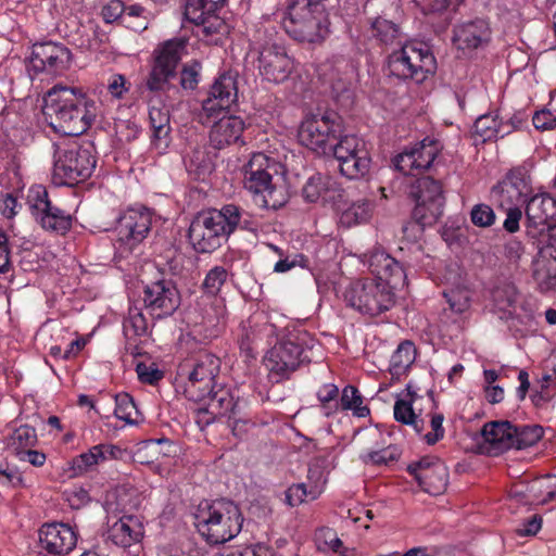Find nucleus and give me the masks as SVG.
I'll use <instances>...</instances> for the list:
<instances>
[{
    "instance_id": "nucleus-1",
    "label": "nucleus",
    "mask_w": 556,
    "mask_h": 556,
    "mask_svg": "<svg viewBox=\"0 0 556 556\" xmlns=\"http://www.w3.org/2000/svg\"><path fill=\"white\" fill-rule=\"evenodd\" d=\"M43 115L48 125L63 136H79L96 121L99 106L79 88L55 85L46 94Z\"/></svg>"
},
{
    "instance_id": "nucleus-2",
    "label": "nucleus",
    "mask_w": 556,
    "mask_h": 556,
    "mask_svg": "<svg viewBox=\"0 0 556 556\" xmlns=\"http://www.w3.org/2000/svg\"><path fill=\"white\" fill-rule=\"evenodd\" d=\"M237 227L252 229L250 215L235 204H226L220 210L199 212L189 226L188 237L195 251L210 253L218 249Z\"/></svg>"
},
{
    "instance_id": "nucleus-3",
    "label": "nucleus",
    "mask_w": 556,
    "mask_h": 556,
    "mask_svg": "<svg viewBox=\"0 0 556 556\" xmlns=\"http://www.w3.org/2000/svg\"><path fill=\"white\" fill-rule=\"evenodd\" d=\"M314 338L305 330H288L266 353L264 365L271 382L279 383L290 377L304 362H311Z\"/></svg>"
},
{
    "instance_id": "nucleus-4",
    "label": "nucleus",
    "mask_w": 556,
    "mask_h": 556,
    "mask_svg": "<svg viewBox=\"0 0 556 556\" xmlns=\"http://www.w3.org/2000/svg\"><path fill=\"white\" fill-rule=\"evenodd\" d=\"M280 164L264 153H254L244 165V187L254 194L255 203L277 210L287 202V193L279 178Z\"/></svg>"
},
{
    "instance_id": "nucleus-5",
    "label": "nucleus",
    "mask_w": 556,
    "mask_h": 556,
    "mask_svg": "<svg viewBox=\"0 0 556 556\" xmlns=\"http://www.w3.org/2000/svg\"><path fill=\"white\" fill-rule=\"evenodd\" d=\"M199 533L210 544H222L240 533L243 518L239 507L229 500L202 502L194 515Z\"/></svg>"
},
{
    "instance_id": "nucleus-6",
    "label": "nucleus",
    "mask_w": 556,
    "mask_h": 556,
    "mask_svg": "<svg viewBox=\"0 0 556 556\" xmlns=\"http://www.w3.org/2000/svg\"><path fill=\"white\" fill-rule=\"evenodd\" d=\"M281 26L294 40L320 41L328 33L325 7L320 1H293L281 18Z\"/></svg>"
},
{
    "instance_id": "nucleus-7",
    "label": "nucleus",
    "mask_w": 556,
    "mask_h": 556,
    "mask_svg": "<svg viewBox=\"0 0 556 556\" xmlns=\"http://www.w3.org/2000/svg\"><path fill=\"white\" fill-rule=\"evenodd\" d=\"M387 282L372 278L352 282L344 292L346 304L362 314L377 316L395 304V293Z\"/></svg>"
},
{
    "instance_id": "nucleus-8",
    "label": "nucleus",
    "mask_w": 556,
    "mask_h": 556,
    "mask_svg": "<svg viewBox=\"0 0 556 556\" xmlns=\"http://www.w3.org/2000/svg\"><path fill=\"white\" fill-rule=\"evenodd\" d=\"M388 68L397 78L413 79L419 84L434 74L437 62L426 45L406 43L390 54Z\"/></svg>"
},
{
    "instance_id": "nucleus-9",
    "label": "nucleus",
    "mask_w": 556,
    "mask_h": 556,
    "mask_svg": "<svg viewBox=\"0 0 556 556\" xmlns=\"http://www.w3.org/2000/svg\"><path fill=\"white\" fill-rule=\"evenodd\" d=\"M342 132L341 117L328 112L307 116L300 125L298 137L301 144L319 155H328L331 143Z\"/></svg>"
},
{
    "instance_id": "nucleus-10",
    "label": "nucleus",
    "mask_w": 556,
    "mask_h": 556,
    "mask_svg": "<svg viewBox=\"0 0 556 556\" xmlns=\"http://www.w3.org/2000/svg\"><path fill=\"white\" fill-rule=\"evenodd\" d=\"M53 166V180L58 185L74 186L89 178L96 166V159L89 148L72 146L58 149Z\"/></svg>"
},
{
    "instance_id": "nucleus-11",
    "label": "nucleus",
    "mask_w": 556,
    "mask_h": 556,
    "mask_svg": "<svg viewBox=\"0 0 556 556\" xmlns=\"http://www.w3.org/2000/svg\"><path fill=\"white\" fill-rule=\"evenodd\" d=\"M27 203L36 223L47 232L64 236L73 225V217L49 199L48 191L36 186L27 195Z\"/></svg>"
},
{
    "instance_id": "nucleus-12",
    "label": "nucleus",
    "mask_w": 556,
    "mask_h": 556,
    "mask_svg": "<svg viewBox=\"0 0 556 556\" xmlns=\"http://www.w3.org/2000/svg\"><path fill=\"white\" fill-rule=\"evenodd\" d=\"M409 197L415 201V218L422 225L435 222L443 213L445 197L440 180L431 176L417 178L409 186Z\"/></svg>"
},
{
    "instance_id": "nucleus-13",
    "label": "nucleus",
    "mask_w": 556,
    "mask_h": 556,
    "mask_svg": "<svg viewBox=\"0 0 556 556\" xmlns=\"http://www.w3.org/2000/svg\"><path fill=\"white\" fill-rule=\"evenodd\" d=\"M153 223L152 212L144 206L129 207L117 218V243L121 253L131 252L147 238Z\"/></svg>"
},
{
    "instance_id": "nucleus-14",
    "label": "nucleus",
    "mask_w": 556,
    "mask_h": 556,
    "mask_svg": "<svg viewBox=\"0 0 556 556\" xmlns=\"http://www.w3.org/2000/svg\"><path fill=\"white\" fill-rule=\"evenodd\" d=\"M219 367L220 361L215 355L207 352L198 354L185 387L186 396L193 402L205 400L206 394L216 387L214 381L219 372Z\"/></svg>"
},
{
    "instance_id": "nucleus-15",
    "label": "nucleus",
    "mask_w": 556,
    "mask_h": 556,
    "mask_svg": "<svg viewBox=\"0 0 556 556\" xmlns=\"http://www.w3.org/2000/svg\"><path fill=\"white\" fill-rule=\"evenodd\" d=\"M142 301L148 313L161 319L176 312L180 305V293L172 279L162 278L143 287Z\"/></svg>"
},
{
    "instance_id": "nucleus-16",
    "label": "nucleus",
    "mask_w": 556,
    "mask_h": 556,
    "mask_svg": "<svg viewBox=\"0 0 556 556\" xmlns=\"http://www.w3.org/2000/svg\"><path fill=\"white\" fill-rule=\"evenodd\" d=\"M237 98L238 88L235 76L222 74L212 85L207 98L202 101V110L199 114L200 123L208 124L211 118L229 110L237 102Z\"/></svg>"
},
{
    "instance_id": "nucleus-17",
    "label": "nucleus",
    "mask_w": 556,
    "mask_h": 556,
    "mask_svg": "<svg viewBox=\"0 0 556 556\" xmlns=\"http://www.w3.org/2000/svg\"><path fill=\"white\" fill-rule=\"evenodd\" d=\"M72 62V52L62 43L46 41L33 46L29 59L30 67L36 73L60 75Z\"/></svg>"
},
{
    "instance_id": "nucleus-18",
    "label": "nucleus",
    "mask_w": 556,
    "mask_h": 556,
    "mask_svg": "<svg viewBox=\"0 0 556 556\" xmlns=\"http://www.w3.org/2000/svg\"><path fill=\"white\" fill-rule=\"evenodd\" d=\"M331 149L328 155L336 159H342L348 151L356 153V161L351 164L350 161L344 165V176L350 179H357L364 177L370 168V157L366 149L364 140L355 135H344V130L338 136L334 142L331 143Z\"/></svg>"
},
{
    "instance_id": "nucleus-19",
    "label": "nucleus",
    "mask_w": 556,
    "mask_h": 556,
    "mask_svg": "<svg viewBox=\"0 0 556 556\" xmlns=\"http://www.w3.org/2000/svg\"><path fill=\"white\" fill-rule=\"evenodd\" d=\"M293 62L286 48L276 42H266L258 53V72L268 81L283 83L292 73Z\"/></svg>"
},
{
    "instance_id": "nucleus-20",
    "label": "nucleus",
    "mask_w": 556,
    "mask_h": 556,
    "mask_svg": "<svg viewBox=\"0 0 556 556\" xmlns=\"http://www.w3.org/2000/svg\"><path fill=\"white\" fill-rule=\"evenodd\" d=\"M440 150L441 146L437 140L426 138L397 154L393 163L397 170L410 175L414 170L430 168Z\"/></svg>"
},
{
    "instance_id": "nucleus-21",
    "label": "nucleus",
    "mask_w": 556,
    "mask_h": 556,
    "mask_svg": "<svg viewBox=\"0 0 556 556\" xmlns=\"http://www.w3.org/2000/svg\"><path fill=\"white\" fill-rule=\"evenodd\" d=\"M530 191V179L527 172L522 168H515L493 186L491 195L500 207L505 208L506 205H518L525 202Z\"/></svg>"
},
{
    "instance_id": "nucleus-22",
    "label": "nucleus",
    "mask_w": 556,
    "mask_h": 556,
    "mask_svg": "<svg viewBox=\"0 0 556 556\" xmlns=\"http://www.w3.org/2000/svg\"><path fill=\"white\" fill-rule=\"evenodd\" d=\"M366 257L368 268L378 281L387 282L393 289L406 283L407 276L403 265L386 251L375 249Z\"/></svg>"
},
{
    "instance_id": "nucleus-23",
    "label": "nucleus",
    "mask_w": 556,
    "mask_h": 556,
    "mask_svg": "<svg viewBox=\"0 0 556 556\" xmlns=\"http://www.w3.org/2000/svg\"><path fill=\"white\" fill-rule=\"evenodd\" d=\"M366 257L368 268L378 281L387 282L393 289L406 283L407 276L403 265L386 251L375 249Z\"/></svg>"
},
{
    "instance_id": "nucleus-24",
    "label": "nucleus",
    "mask_w": 556,
    "mask_h": 556,
    "mask_svg": "<svg viewBox=\"0 0 556 556\" xmlns=\"http://www.w3.org/2000/svg\"><path fill=\"white\" fill-rule=\"evenodd\" d=\"M366 257L368 268L378 281L387 282L393 289L406 283L407 276L403 265L386 251L375 249Z\"/></svg>"
},
{
    "instance_id": "nucleus-25",
    "label": "nucleus",
    "mask_w": 556,
    "mask_h": 556,
    "mask_svg": "<svg viewBox=\"0 0 556 556\" xmlns=\"http://www.w3.org/2000/svg\"><path fill=\"white\" fill-rule=\"evenodd\" d=\"M527 229L531 237L543 233L556 218V199L546 193L535 194L526 206Z\"/></svg>"
},
{
    "instance_id": "nucleus-26",
    "label": "nucleus",
    "mask_w": 556,
    "mask_h": 556,
    "mask_svg": "<svg viewBox=\"0 0 556 556\" xmlns=\"http://www.w3.org/2000/svg\"><path fill=\"white\" fill-rule=\"evenodd\" d=\"M39 542L41 547L50 554L65 555L76 546L77 534L66 523L51 522L40 528Z\"/></svg>"
},
{
    "instance_id": "nucleus-27",
    "label": "nucleus",
    "mask_w": 556,
    "mask_h": 556,
    "mask_svg": "<svg viewBox=\"0 0 556 556\" xmlns=\"http://www.w3.org/2000/svg\"><path fill=\"white\" fill-rule=\"evenodd\" d=\"M491 30L489 24L477 18L457 25L454 28L453 41L458 49H477L490 40Z\"/></svg>"
},
{
    "instance_id": "nucleus-28",
    "label": "nucleus",
    "mask_w": 556,
    "mask_h": 556,
    "mask_svg": "<svg viewBox=\"0 0 556 556\" xmlns=\"http://www.w3.org/2000/svg\"><path fill=\"white\" fill-rule=\"evenodd\" d=\"M275 327L268 323H258L256 317L248 319L241 325L239 346L242 353L249 358H254L258 345L265 338L274 333Z\"/></svg>"
},
{
    "instance_id": "nucleus-29",
    "label": "nucleus",
    "mask_w": 556,
    "mask_h": 556,
    "mask_svg": "<svg viewBox=\"0 0 556 556\" xmlns=\"http://www.w3.org/2000/svg\"><path fill=\"white\" fill-rule=\"evenodd\" d=\"M244 129V122L241 117L227 115L220 117L210 130V142L215 149H223L236 143Z\"/></svg>"
},
{
    "instance_id": "nucleus-30",
    "label": "nucleus",
    "mask_w": 556,
    "mask_h": 556,
    "mask_svg": "<svg viewBox=\"0 0 556 556\" xmlns=\"http://www.w3.org/2000/svg\"><path fill=\"white\" fill-rule=\"evenodd\" d=\"M142 535L141 523L134 516L127 515L109 526L106 531V539L123 548L139 542Z\"/></svg>"
},
{
    "instance_id": "nucleus-31",
    "label": "nucleus",
    "mask_w": 556,
    "mask_h": 556,
    "mask_svg": "<svg viewBox=\"0 0 556 556\" xmlns=\"http://www.w3.org/2000/svg\"><path fill=\"white\" fill-rule=\"evenodd\" d=\"M515 426L509 421H491L483 426L481 434L495 454L513 448Z\"/></svg>"
},
{
    "instance_id": "nucleus-32",
    "label": "nucleus",
    "mask_w": 556,
    "mask_h": 556,
    "mask_svg": "<svg viewBox=\"0 0 556 556\" xmlns=\"http://www.w3.org/2000/svg\"><path fill=\"white\" fill-rule=\"evenodd\" d=\"M202 402H204V406L199 408V413L210 415V418L206 419V424L212 422L218 416H225L227 414H230V416L236 415L238 404L233 401L229 390L225 388L213 389V391L206 394L205 400Z\"/></svg>"
},
{
    "instance_id": "nucleus-33",
    "label": "nucleus",
    "mask_w": 556,
    "mask_h": 556,
    "mask_svg": "<svg viewBox=\"0 0 556 556\" xmlns=\"http://www.w3.org/2000/svg\"><path fill=\"white\" fill-rule=\"evenodd\" d=\"M533 278L543 292L556 290V255L539 250L533 263Z\"/></svg>"
},
{
    "instance_id": "nucleus-34",
    "label": "nucleus",
    "mask_w": 556,
    "mask_h": 556,
    "mask_svg": "<svg viewBox=\"0 0 556 556\" xmlns=\"http://www.w3.org/2000/svg\"><path fill=\"white\" fill-rule=\"evenodd\" d=\"M119 450L112 445L92 446L87 453H83L73 459V470L76 475H81L109 457L115 458Z\"/></svg>"
},
{
    "instance_id": "nucleus-35",
    "label": "nucleus",
    "mask_w": 556,
    "mask_h": 556,
    "mask_svg": "<svg viewBox=\"0 0 556 556\" xmlns=\"http://www.w3.org/2000/svg\"><path fill=\"white\" fill-rule=\"evenodd\" d=\"M124 334L127 339L126 349L132 355H139L138 345L132 344L131 340L137 337H143L148 333V321L138 307H130L127 318L123 324Z\"/></svg>"
},
{
    "instance_id": "nucleus-36",
    "label": "nucleus",
    "mask_w": 556,
    "mask_h": 556,
    "mask_svg": "<svg viewBox=\"0 0 556 556\" xmlns=\"http://www.w3.org/2000/svg\"><path fill=\"white\" fill-rule=\"evenodd\" d=\"M187 41L184 38H174L165 41L155 50L154 63L176 72V67L186 52Z\"/></svg>"
},
{
    "instance_id": "nucleus-37",
    "label": "nucleus",
    "mask_w": 556,
    "mask_h": 556,
    "mask_svg": "<svg viewBox=\"0 0 556 556\" xmlns=\"http://www.w3.org/2000/svg\"><path fill=\"white\" fill-rule=\"evenodd\" d=\"M369 30L372 38L379 41V43L384 46L391 45H401L402 43V33L395 23L392 21L382 18L380 16L369 17Z\"/></svg>"
},
{
    "instance_id": "nucleus-38",
    "label": "nucleus",
    "mask_w": 556,
    "mask_h": 556,
    "mask_svg": "<svg viewBox=\"0 0 556 556\" xmlns=\"http://www.w3.org/2000/svg\"><path fill=\"white\" fill-rule=\"evenodd\" d=\"M447 468L442 463L432 466L428 472H421V477L416 481L425 492L431 495H439L444 492L447 485Z\"/></svg>"
},
{
    "instance_id": "nucleus-39",
    "label": "nucleus",
    "mask_w": 556,
    "mask_h": 556,
    "mask_svg": "<svg viewBox=\"0 0 556 556\" xmlns=\"http://www.w3.org/2000/svg\"><path fill=\"white\" fill-rule=\"evenodd\" d=\"M416 358V348L412 341H403L399 344L390 359V372L393 377L405 374Z\"/></svg>"
},
{
    "instance_id": "nucleus-40",
    "label": "nucleus",
    "mask_w": 556,
    "mask_h": 556,
    "mask_svg": "<svg viewBox=\"0 0 556 556\" xmlns=\"http://www.w3.org/2000/svg\"><path fill=\"white\" fill-rule=\"evenodd\" d=\"M407 392L409 400L399 399L395 402L394 418L399 422L412 426L417 433H420L424 429V420L419 418L413 409V402L416 394L410 391L409 386L407 387Z\"/></svg>"
},
{
    "instance_id": "nucleus-41",
    "label": "nucleus",
    "mask_w": 556,
    "mask_h": 556,
    "mask_svg": "<svg viewBox=\"0 0 556 556\" xmlns=\"http://www.w3.org/2000/svg\"><path fill=\"white\" fill-rule=\"evenodd\" d=\"M334 182L328 176L316 173L312 175L302 189L305 201L315 203L319 199L327 200V194L332 190Z\"/></svg>"
},
{
    "instance_id": "nucleus-42",
    "label": "nucleus",
    "mask_w": 556,
    "mask_h": 556,
    "mask_svg": "<svg viewBox=\"0 0 556 556\" xmlns=\"http://www.w3.org/2000/svg\"><path fill=\"white\" fill-rule=\"evenodd\" d=\"M186 167L189 173L201 179L213 168V161L205 148L195 146L186 159Z\"/></svg>"
},
{
    "instance_id": "nucleus-43",
    "label": "nucleus",
    "mask_w": 556,
    "mask_h": 556,
    "mask_svg": "<svg viewBox=\"0 0 556 556\" xmlns=\"http://www.w3.org/2000/svg\"><path fill=\"white\" fill-rule=\"evenodd\" d=\"M491 298L494 306L501 312H508L517 301V289L508 281H501L493 287Z\"/></svg>"
},
{
    "instance_id": "nucleus-44",
    "label": "nucleus",
    "mask_w": 556,
    "mask_h": 556,
    "mask_svg": "<svg viewBox=\"0 0 556 556\" xmlns=\"http://www.w3.org/2000/svg\"><path fill=\"white\" fill-rule=\"evenodd\" d=\"M371 205L366 200H359L352 203L342 211L340 215V224L346 228L365 223L369 219Z\"/></svg>"
},
{
    "instance_id": "nucleus-45",
    "label": "nucleus",
    "mask_w": 556,
    "mask_h": 556,
    "mask_svg": "<svg viewBox=\"0 0 556 556\" xmlns=\"http://www.w3.org/2000/svg\"><path fill=\"white\" fill-rule=\"evenodd\" d=\"M315 541L317 548L323 552L332 551L338 556H350L352 551L343 546V542L330 528H324L316 532Z\"/></svg>"
},
{
    "instance_id": "nucleus-46",
    "label": "nucleus",
    "mask_w": 556,
    "mask_h": 556,
    "mask_svg": "<svg viewBox=\"0 0 556 556\" xmlns=\"http://www.w3.org/2000/svg\"><path fill=\"white\" fill-rule=\"evenodd\" d=\"M191 23L201 27V31L205 37L224 36L228 34L229 27L226 22L217 16L215 12H206L203 10V14L200 20H189Z\"/></svg>"
},
{
    "instance_id": "nucleus-47",
    "label": "nucleus",
    "mask_w": 556,
    "mask_h": 556,
    "mask_svg": "<svg viewBox=\"0 0 556 556\" xmlns=\"http://www.w3.org/2000/svg\"><path fill=\"white\" fill-rule=\"evenodd\" d=\"M363 400L358 392V390L353 386H346L338 402L343 410H353L354 415L357 417H366L369 415V408L367 406L362 405Z\"/></svg>"
},
{
    "instance_id": "nucleus-48",
    "label": "nucleus",
    "mask_w": 556,
    "mask_h": 556,
    "mask_svg": "<svg viewBox=\"0 0 556 556\" xmlns=\"http://www.w3.org/2000/svg\"><path fill=\"white\" fill-rule=\"evenodd\" d=\"M176 76V72L154 63L147 78L146 85L151 91H166L170 88V79Z\"/></svg>"
},
{
    "instance_id": "nucleus-49",
    "label": "nucleus",
    "mask_w": 556,
    "mask_h": 556,
    "mask_svg": "<svg viewBox=\"0 0 556 556\" xmlns=\"http://www.w3.org/2000/svg\"><path fill=\"white\" fill-rule=\"evenodd\" d=\"M542 437L543 428L540 426L515 427V433H513V448L522 450L532 446L538 443Z\"/></svg>"
},
{
    "instance_id": "nucleus-50",
    "label": "nucleus",
    "mask_w": 556,
    "mask_h": 556,
    "mask_svg": "<svg viewBox=\"0 0 556 556\" xmlns=\"http://www.w3.org/2000/svg\"><path fill=\"white\" fill-rule=\"evenodd\" d=\"M475 134L481 137L482 141L497 138L500 132V122L497 115L488 113L478 117L475 122Z\"/></svg>"
},
{
    "instance_id": "nucleus-51",
    "label": "nucleus",
    "mask_w": 556,
    "mask_h": 556,
    "mask_svg": "<svg viewBox=\"0 0 556 556\" xmlns=\"http://www.w3.org/2000/svg\"><path fill=\"white\" fill-rule=\"evenodd\" d=\"M115 416L128 424L137 422L139 412L134 399L128 393H121L115 396Z\"/></svg>"
},
{
    "instance_id": "nucleus-52",
    "label": "nucleus",
    "mask_w": 556,
    "mask_h": 556,
    "mask_svg": "<svg viewBox=\"0 0 556 556\" xmlns=\"http://www.w3.org/2000/svg\"><path fill=\"white\" fill-rule=\"evenodd\" d=\"M444 296L450 305L451 311L463 314L468 311L471 302V292L467 288H454L444 291Z\"/></svg>"
},
{
    "instance_id": "nucleus-53",
    "label": "nucleus",
    "mask_w": 556,
    "mask_h": 556,
    "mask_svg": "<svg viewBox=\"0 0 556 556\" xmlns=\"http://www.w3.org/2000/svg\"><path fill=\"white\" fill-rule=\"evenodd\" d=\"M37 443V433L35 428L23 425L14 430L11 435V445L15 448L16 453L30 448Z\"/></svg>"
},
{
    "instance_id": "nucleus-54",
    "label": "nucleus",
    "mask_w": 556,
    "mask_h": 556,
    "mask_svg": "<svg viewBox=\"0 0 556 556\" xmlns=\"http://www.w3.org/2000/svg\"><path fill=\"white\" fill-rule=\"evenodd\" d=\"M226 0H187L185 16L187 20H200L203 10L206 12H216Z\"/></svg>"
},
{
    "instance_id": "nucleus-55",
    "label": "nucleus",
    "mask_w": 556,
    "mask_h": 556,
    "mask_svg": "<svg viewBox=\"0 0 556 556\" xmlns=\"http://www.w3.org/2000/svg\"><path fill=\"white\" fill-rule=\"evenodd\" d=\"M228 273L222 266L213 267L205 276L203 289L207 294L216 295L227 281Z\"/></svg>"
},
{
    "instance_id": "nucleus-56",
    "label": "nucleus",
    "mask_w": 556,
    "mask_h": 556,
    "mask_svg": "<svg viewBox=\"0 0 556 556\" xmlns=\"http://www.w3.org/2000/svg\"><path fill=\"white\" fill-rule=\"evenodd\" d=\"M470 219L477 227L488 228L494 225L496 215L493 208L486 204H476L471 208Z\"/></svg>"
},
{
    "instance_id": "nucleus-57",
    "label": "nucleus",
    "mask_w": 556,
    "mask_h": 556,
    "mask_svg": "<svg viewBox=\"0 0 556 556\" xmlns=\"http://www.w3.org/2000/svg\"><path fill=\"white\" fill-rule=\"evenodd\" d=\"M399 456L400 453L396 447L388 446L387 448L368 452L362 456V459L366 464L388 465L397 460Z\"/></svg>"
},
{
    "instance_id": "nucleus-58",
    "label": "nucleus",
    "mask_w": 556,
    "mask_h": 556,
    "mask_svg": "<svg viewBox=\"0 0 556 556\" xmlns=\"http://www.w3.org/2000/svg\"><path fill=\"white\" fill-rule=\"evenodd\" d=\"M201 65L193 61L191 64L185 65L180 73V85L184 89L193 90L199 84Z\"/></svg>"
},
{
    "instance_id": "nucleus-59",
    "label": "nucleus",
    "mask_w": 556,
    "mask_h": 556,
    "mask_svg": "<svg viewBox=\"0 0 556 556\" xmlns=\"http://www.w3.org/2000/svg\"><path fill=\"white\" fill-rule=\"evenodd\" d=\"M136 372L141 382L149 384H154L164 377L163 371L154 363H138L136 365Z\"/></svg>"
},
{
    "instance_id": "nucleus-60",
    "label": "nucleus",
    "mask_w": 556,
    "mask_h": 556,
    "mask_svg": "<svg viewBox=\"0 0 556 556\" xmlns=\"http://www.w3.org/2000/svg\"><path fill=\"white\" fill-rule=\"evenodd\" d=\"M305 483H296L289 486L285 492V503L290 507H295L304 503L306 496L311 494Z\"/></svg>"
},
{
    "instance_id": "nucleus-61",
    "label": "nucleus",
    "mask_w": 556,
    "mask_h": 556,
    "mask_svg": "<svg viewBox=\"0 0 556 556\" xmlns=\"http://www.w3.org/2000/svg\"><path fill=\"white\" fill-rule=\"evenodd\" d=\"M435 464H442V462L433 456H425L419 460L408 464L407 471L415 480H418L421 477V472H428V470H430V468Z\"/></svg>"
},
{
    "instance_id": "nucleus-62",
    "label": "nucleus",
    "mask_w": 556,
    "mask_h": 556,
    "mask_svg": "<svg viewBox=\"0 0 556 556\" xmlns=\"http://www.w3.org/2000/svg\"><path fill=\"white\" fill-rule=\"evenodd\" d=\"M170 130V126L152 128V147L157 151L159 154L165 153V151L169 147V143L172 141Z\"/></svg>"
},
{
    "instance_id": "nucleus-63",
    "label": "nucleus",
    "mask_w": 556,
    "mask_h": 556,
    "mask_svg": "<svg viewBox=\"0 0 556 556\" xmlns=\"http://www.w3.org/2000/svg\"><path fill=\"white\" fill-rule=\"evenodd\" d=\"M338 394L339 389L337 386L332 383L324 384L317 392L318 400L320 401L325 408H331L332 406L334 408L338 407Z\"/></svg>"
},
{
    "instance_id": "nucleus-64",
    "label": "nucleus",
    "mask_w": 556,
    "mask_h": 556,
    "mask_svg": "<svg viewBox=\"0 0 556 556\" xmlns=\"http://www.w3.org/2000/svg\"><path fill=\"white\" fill-rule=\"evenodd\" d=\"M539 238L540 250H547L548 253L556 255V225L553 223L546 226L543 233L536 235Z\"/></svg>"
}]
</instances>
